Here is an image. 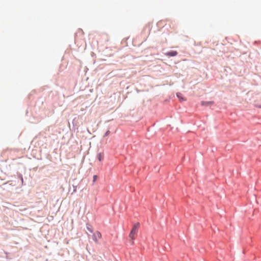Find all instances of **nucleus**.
Listing matches in <instances>:
<instances>
[{"instance_id": "39448f33", "label": "nucleus", "mask_w": 261, "mask_h": 261, "mask_svg": "<svg viewBox=\"0 0 261 261\" xmlns=\"http://www.w3.org/2000/svg\"><path fill=\"white\" fill-rule=\"evenodd\" d=\"M180 95L181 94L180 93H177V96L178 97L180 101H185V100H186V99L185 98L182 97V96H181Z\"/></svg>"}, {"instance_id": "7ed1b4c3", "label": "nucleus", "mask_w": 261, "mask_h": 261, "mask_svg": "<svg viewBox=\"0 0 261 261\" xmlns=\"http://www.w3.org/2000/svg\"><path fill=\"white\" fill-rule=\"evenodd\" d=\"M177 53L176 51H170L166 54V55L168 57H173L176 56Z\"/></svg>"}, {"instance_id": "f257e3e1", "label": "nucleus", "mask_w": 261, "mask_h": 261, "mask_svg": "<svg viewBox=\"0 0 261 261\" xmlns=\"http://www.w3.org/2000/svg\"><path fill=\"white\" fill-rule=\"evenodd\" d=\"M139 225H140V224L139 223L135 224L133 226V227L129 233V237L131 239V244L132 245H133L134 243V240L135 239V236L137 234V233L138 232V229L139 227Z\"/></svg>"}, {"instance_id": "20e7f679", "label": "nucleus", "mask_w": 261, "mask_h": 261, "mask_svg": "<svg viewBox=\"0 0 261 261\" xmlns=\"http://www.w3.org/2000/svg\"><path fill=\"white\" fill-rule=\"evenodd\" d=\"M104 154L103 152H99L97 154V158L99 162L103 160Z\"/></svg>"}, {"instance_id": "6e6552de", "label": "nucleus", "mask_w": 261, "mask_h": 261, "mask_svg": "<svg viewBox=\"0 0 261 261\" xmlns=\"http://www.w3.org/2000/svg\"><path fill=\"white\" fill-rule=\"evenodd\" d=\"M97 179V176L96 175H94L93 176V181L94 182Z\"/></svg>"}, {"instance_id": "0eeeda50", "label": "nucleus", "mask_w": 261, "mask_h": 261, "mask_svg": "<svg viewBox=\"0 0 261 261\" xmlns=\"http://www.w3.org/2000/svg\"><path fill=\"white\" fill-rule=\"evenodd\" d=\"M87 229L91 232H92L93 231L92 228L89 226H87Z\"/></svg>"}, {"instance_id": "423d86ee", "label": "nucleus", "mask_w": 261, "mask_h": 261, "mask_svg": "<svg viewBox=\"0 0 261 261\" xmlns=\"http://www.w3.org/2000/svg\"><path fill=\"white\" fill-rule=\"evenodd\" d=\"M213 103V102H205V101H202L201 104L203 106H207L208 105H211Z\"/></svg>"}, {"instance_id": "f03ea898", "label": "nucleus", "mask_w": 261, "mask_h": 261, "mask_svg": "<svg viewBox=\"0 0 261 261\" xmlns=\"http://www.w3.org/2000/svg\"><path fill=\"white\" fill-rule=\"evenodd\" d=\"M101 238V234L100 232L96 231L93 234V240L95 243L98 242V239Z\"/></svg>"}, {"instance_id": "1a4fd4ad", "label": "nucleus", "mask_w": 261, "mask_h": 261, "mask_svg": "<svg viewBox=\"0 0 261 261\" xmlns=\"http://www.w3.org/2000/svg\"><path fill=\"white\" fill-rule=\"evenodd\" d=\"M110 134V131L109 130H108L106 134H105V136H108L109 134Z\"/></svg>"}]
</instances>
